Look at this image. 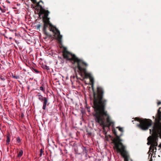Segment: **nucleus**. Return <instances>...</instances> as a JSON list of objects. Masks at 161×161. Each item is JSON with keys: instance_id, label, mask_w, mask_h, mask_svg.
<instances>
[{"instance_id": "nucleus-24", "label": "nucleus", "mask_w": 161, "mask_h": 161, "mask_svg": "<svg viewBox=\"0 0 161 161\" xmlns=\"http://www.w3.org/2000/svg\"><path fill=\"white\" fill-rule=\"evenodd\" d=\"M9 38L11 39H12V38L11 37H10Z\"/></svg>"}, {"instance_id": "nucleus-6", "label": "nucleus", "mask_w": 161, "mask_h": 161, "mask_svg": "<svg viewBox=\"0 0 161 161\" xmlns=\"http://www.w3.org/2000/svg\"><path fill=\"white\" fill-rule=\"evenodd\" d=\"M135 120L140 122V123L137 124V126L144 130H147L152 124V121L149 119H141L136 117Z\"/></svg>"}, {"instance_id": "nucleus-17", "label": "nucleus", "mask_w": 161, "mask_h": 161, "mask_svg": "<svg viewBox=\"0 0 161 161\" xmlns=\"http://www.w3.org/2000/svg\"><path fill=\"white\" fill-rule=\"evenodd\" d=\"M82 148L83 150V152L84 153H86V147H83Z\"/></svg>"}, {"instance_id": "nucleus-19", "label": "nucleus", "mask_w": 161, "mask_h": 161, "mask_svg": "<svg viewBox=\"0 0 161 161\" xmlns=\"http://www.w3.org/2000/svg\"><path fill=\"white\" fill-rule=\"evenodd\" d=\"M16 139H17V142L18 143H19L20 142L21 140H20V139L19 137H17Z\"/></svg>"}, {"instance_id": "nucleus-23", "label": "nucleus", "mask_w": 161, "mask_h": 161, "mask_svg": "<svg viewBox=\"0 0 161 161\" xmlns=\"http://www.w3.org/2000/svg\"><path fill=\"white\" fill-rule=\"evenodd\" d=\"M0 9L1 10H2V8H1L0 7Z\"/></svg>"}, {"instance_id": "nucleus-12", "label": "nucleus", "mask_w": 161, "mask_h": 161, "mask_svg": "<svg viewBox=\"0 0 161 161\" xmlns=\"http://www.w3.org/2000/svg\"><path fill=\"white\" fill-rule=\"evenodd\" d=\"M47 33H48V34L49 35H50V36H47L46 34H44V33H43L45 35H46V36L45 37H44V39H47V37H52V36L51 35H50V34H49V33H48L47 31Z\"/></svg>"}, {"instance_id": "nucleus-21", "label": "nucleus", "mask_w": 161, "mask_h": 161, "mask_svg": "<svg viewBox=\"0 0 161 161\" xmlns=\"http://www.w3.org/2000/svg\"><path fill=\"white\" fill-rule=\"evenodd\" d=\"M33 70L36 73H39V71L37 70L36 69H33Z\"/></svg>"}, {"instance_id": "nucleus-3", "label": "nucleus", "mask_w": 161, "mask_h": 161, "mask_svg": "<svg viewBox=\"0 0 161 161\" xmlns=\"http://www.w3.org/2000/svg\"><path fill=\"white\" fill-rule=\"evenodd\" d=\"M62 53L64 58L69 61L73 64L77 63L78 69L84 79L88 78L90 80H94V77L92 74L86 72V68L88 65L86 63L77 58L75 54L68 51L65 47H64Z\"/></svg>"}, {"instance_id": "nucleus-20", "label": "nucleus", "mask_w": 161, "mask_h": 161, "mask_svg": "<svg viewBox=\"0 0 161 161\" xmlns=\"http://www.w3.org/2000/svg\"><path fill=\"white\" fill-rule=\"evenodd\" d=\"M31 1L32 2L34 3H36L37 4V3L36 2V0H31ZM37 6V5L36 6V7Z\"/></svg>"}, {"instance_id": "nucleus-15", "label": "nucleus", "mask_w": 161, "mask_h": 161, "mask_svg": "<svg viewBox=\"0 0 161 161\" xmlns=\"http://www.w3.org/2000/svg\"><path fill=\"white\" fill-rule=\"evenodd\" d=\"M43 152V151L42 149H41L40 150V157H41L42 155V153Z\"/></svg>"}, {"instance_id": "nucleus-18", "label": "nucleus", "mask_w": 161, "mask_h": 161, "mask_svg": "<svg viewBox=\"0 0 161 161\" xmlns=\"http://www.w3.org/2000/svg\"><path fill=\"white\" fill-rule=\"evenodd\" d=\"M40 89L41 90L44 92L45 91L44 88H43V87L42 86H41L40 87Z\"/></svg>"}, {"instance_id": "nucleus-11", "label": "nucleus", "mask_w": 161, "mask_h": 161, "mask_svg": "<svg viewBox=\"0 0 161 161\" xmlns=\"http://www.w3.org/2000/svg\"><path fill=\"white\" fill-rule=\"evenodd\" d=\"M116 128L118 129L121 132H123V128L120 127H119L118 126L116 127Z\"/></svg>"}, {"instance_id": "nucleus-10", "label": "nucleus", "mask_w": 161, "mask_h": 161, "mask_svg": "<svg viewBox=\"0 0 161 161\" xmlns=\"http://www.w3.org/2000/svg\"><path fill=\"white\" fill-rule=\"evenodd\" d=\"M23 153V151L22 150H20V151L19 152L18 157H21Z\"/></svg>"}, {"instance_id": "nucleus-5", "label": "nucleus", "mask_w": 161, "mask_h": 161, "mask_svg": "<svg viewBox=\"0 0 161 161\" xmlns=\"http://www.w3.org/2000/svg\"><path fill=\"white\" fill-rule=\"evenodd\" d=\"M115 148L118 152L120 153L121 155L124 158V161H132L129 156L127 154L125 149V146L122 143H114Z\"/></svg>"}, {"instance_id": "nucleus-4", "label": "nucleus", "mask_w": 161, "mask_h": 161, "mask_svg": "<svg viewBox=\"0 0 161 161\" xmlns=\"http://www.w3.org/2000/svg\"><path fill=\"white\" fill-rule=\"evenodd\" d=\"M155 122L152 130L150 129V132L152 136L147 138L148 145H150V150L152 149L153 152L156 150V147L158 145V137L161 139V107L158 110L156 116Z\"/></svg>"}, {"instance_id": "nucleus-2", "label": "nucleus", "mask_w": 161, "mask_h": 161, "mask_svg": "<svg viewBox=\"0 0 161 161\" xmlns=\"http://www.w3.org/2000/svg\"><path fill=\"white\" fill-rule=\"evenodd\" d=\"M41 2L43 3V2L40 0V2L37 3V7H39L40 11L38 13L39 17H40L41 15L43 14L42 16V21L44 25L42 29V31L43 33L47 36H50L47 32V29L48 25L49 26V28L50 31H52L54 34V36L56 38V39L58 41L59 43L61 44L62 43V36L60 34V31L54 26L51 23L50 21V18L48 17L50 12L48 10H46L44 9L42 5H40V3Z\"/></svg>"}, {"instance_id": "nucleus-7", "label": "nucleus", "mask_w": 161, "mask_h": 161, "mask_svg": "<svg viewBox=\"0 0 161 161\" xmlns=\"http://www.w3.org/2000/svg\"><path fill=\"white\" fill-rule=\"evenodd\" d=\"M36 96L38 97V99L40 101L42 102L43 101L42 109L45 110L48 101L47 99V98L43 97L40 93H38V95H36Z\"/></svg>"}, {"instance_id": "nucleus-9", "label": "nucleus", "mask_w": 161, "mask_h": 161, "mask_svg": "<svg viewBox=\"0 0 161 161\" xmlns=\"http://www.w3.org/2000/svg\"><path fill=\"white\" fill-rule=\"evenodd\" d=\"M11 136L9 133H8L7 134V140H6V144H8L10 141V137Z\"/></svg>"}, {"instance_id": "nucleus-14", "label": "nucleus", "mask_w": 161, "mask_h": 161, "mask_svg": "<svg viewBox=\"0 0 161 161\" xmlns=\"http://www.w3.org/2000/svg\"><path fill=\"white\" fill-rule=\"evenodd\" d=\"M5 78H6V77L4 76H3L2 75H0V78L1 80H5Z\"/></svg>"}, {"instance_id": "nucleus-1", "label": "nucleus", "mask_w": 161, "mask_h": 161, "mask_svg": "<svg viewBox=\"0 0 161 161\" xmlns=\"http://www.w3.org/2000/svg\"><path fill=\"white\" fill-rule=\"evenodd\" d=\"M104 91L100 86L97 87V92H94L93 103L95 113L94 114L95 121L103 127L104 134L106 133V130L109 129L111 125H114V122L105 110L108 100L103 98Z\"/></svg>"}, {"instance_id": "nucleus-16", "label": "nucleus", "mask_w": 161, "mask_h": 161, "mask_svg": "<svg viewBox=\"0 0 161 161\" xmlns=\"http://www.w3.org/2000/svg\"><path fill=\"white\" fill-rule=\"evenodd\" d=\"M12 77L15 79H18L19 78V76L12 75Z\"/></svg>"}, {"instance_id": "nucleus-13", "label": "nucleus", "mask_w": 161, "mask_h": 161, "mask_svg": "<svg viewBox=\"0 0 161 161\" xmlns=\"http://www.w3.org/2000/svg\"><path fill=\"white\" fill-rule=\"evenodd\" d=\"M42 26V25L40 24H38L37 25L36 27L37 29L38 30H40V28Z\"/></svg>"}, {"instance_id": "nucleus-22", "label": "nucleus", "mask_w": 161, "mask_h": 161, "mask_svg": "<svg viewBox=\"0 0 161 161\" xmlns=\"http://www.w3.org/2000/svg\"><path fill=\"white\" fill-rule=\"evenodd\" d=\"M161 104V102H158V105Z\"/></svg>"}, {"instance_id": "nucleus-8", "label": "nucleus", "mask_w": 161, "mask_h": 161, "mask_svg": "<svg viewBox=\"0 0 161 161\" xmlns=\"http://www.w3.org/2000/svg\"><path fill=\"white\" fill-rule=\"evenodd\" d=\"M86 83H90V85H91V87L93 91L94 92V81H85Z\"/></svg>"}]
</instances>
